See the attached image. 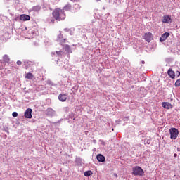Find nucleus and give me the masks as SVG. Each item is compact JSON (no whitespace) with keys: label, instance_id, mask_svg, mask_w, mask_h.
Segmentation results:
<instances>
[{"label":"nucleus","instance_id":"nucleus-29","mask_svg":"<svg viewBox=\"0 0 180 180\" xmlns=\"http://www.w3.org/2000/svg\"><path fill=\"white\" fill-rule=\"evenodd\" d=\"M47 84H49V85H51V86L53 85V82H51V81H50V80H49V81L47 82Z\"/></svg>","mask_w":180,"mask_h":180},{"label":"nucleus","instance_id":"nucleus-9","mask_svg":"<svg viewBox=\"0 0 180 180\" xmlns=\"http://www.w3.org/2000/svg\"><path fill=\"white\" fill-rule=\"evenodd\" d=\"M162 108H165V109H172L173 106L171 103L169 102H163L162 103Z\"/></svg>","mask_w":180,"mask_h":180},{"label":"nucleus","instance_id":"nucleus-32","mask_svg":"<svg viewBox=\"0 0 180 180\" xmlns=\"http://www.w3.org/2000/svg\"><path fill=\"white\" fill-rule=\"evenodd\" d=\"M176 74H177V76L179 77V75H180V72H179V71H176Z\"/></svg>","mask_w":180,"mask_h":180},{"label":"nucleus","instance_id":"nucleus-36","mask_svg":"<svg viewBox=\"0 0 180 180\" xmlns=\"http://www.w3.org/2000/svg\"><path fill=\"white\" fill-rule=\"evenodd\" d=\"M141 63H142V64H145L144 60H142V61H141Z\"/></svg>","mask_w":180,"mask_h":180},{"label":"nucleus","instance_id":"nucleus-13","mask_svg":"<svg viewBox=\"0 0 180 180\" xmlns=\"http://www.w3.org/2000/svg\"><path fill=\"white\" fill-rule=\"evenodd\" d=\"M58 99L60 102H65L67 101V94H59Z\"/></svg>","mask_w":180,"mask_h":180},{"label":"nucleus","instance_id":"nucleus-39","mask_svg":"<svg viewBox=\"0 0 180 180\" xmlns=\"http://www.w3.org/2000/svg\"><path fill=\"white\" fill-rule=\"evenodd\" d=\"M99 1H101V0H96L97 2H99Z\"/></svg>","mask_w":180,"mask_h":180},{"label":"nucleus","instance_id":"nucleus-11","mask_svg":"<svg viewBox=\"0 0 180 180\" xmlns=\"http://www.w3.org/2000/svg\"><path fill=\"white\" fill-rule=\"evenodd\" d=\"M33 66V62L29 61V60H25L24 61V67L27 70V68H30V67Z\"/></svg>","mask_w":180,"mask_h":180},{"label":"nucleus","instance_id":"nucleus-16","mask_svg":"<svg viewBox=\"0 0 180 180\" xmlns=\"http://www.w3.org/2000/svg\"><path fill=\"white\" fill-rule=\"evenodd\" d=\"M41 9V6H34L32 7V11L34 12H39Z\"/></svg>","mask_w":180,"mask_h":180},{"label":"nucleus","instance_id":"nucleus-24","mask_svg":"<svg viewBox=\"0 0 180 180\" xmlns=\"http://www.w3.org/2000/svg\"><path fill=\"white\" fill-rule=\"evenodd\" d=\"M175 86H180V79H177L175 82Z\"/></svg>","mask_w":180,"mask_h":180},{"label":"nucleus","instance_id":"nucleus-5","mask_svg":"<svg viewBox=\"0 0 180 180\" xmlns=\"http://www.w3.org/2000/svg\"><path fill=\"white\" fill-rule=\"evenodd\" d=\"M25 119H32V108H27L24 112Z\"/></svg>","mask_w":180,"mask_h":180},{"label":"nucleus","instance_id":"nucleus-10","mask_svg":"<svg viewBox=\"0 0 180 180\" xmlns=\"http://www.w3.org/2000/svg\"><path fill=\"white\" fill-rule=\"evenodd\" d=\"M97 160L98 162H105L106 158H105V156H103V155L102 154H98L96 156Z\"/></svg>","mask_w":180,"mask_h":180},{"label":"nucleus","instance_id":"nucleus-33","mask_svg":"<svg viewBox=\"0 0 180 180\" xmlns=\"http://www.w3.org/2000/svg\"><path fill=\"white\" fill-rule=\"evenodd\" d=\"M113 175H114V176L116 177V178H117V176H117V174H116V173H114Z\"/></svg>","mask_w":180,"mask_h":180},{"label":"nucleus","instance_id":"nucleus-17","mask_svg":"<svg viewBox=\"0 0 180 180\" xmlns=\"http://www.w3.org/2000/svg\"><path fill=\"white\" fill-rule=\"evenodd\" d=\"M3 60L4 63H9L11 61V59L9 58V56L8 55H4L3 56Z\"/></svg>","mask_w":180,"mask_h":180},{"label":"nucleus","instance_id":"nucleus-18","mask_svg":"<svg viewBox=\"0 0 180 180\" xmlns=\"http://www.w3.org/2000/svg\"><path fill=\"white\" fill-rule=\"evenodd\" d=\"M25 78L26 79H33V74L30 72L27 73L25 75Z\"/></svg>","mask_w":180,"mask_h":180},{"label":"nucleus","instance_id":"nucleus-27","mask_svg":"<svg viewBox=\"0 0 180 180\" xmlns=\"http://www.w3.org/2000/svg\"><path fill=\"white\" fill-rule=\"evenodd\" d=\"M12 116H13V117H18V112H13L12 113Z\"/></svg>","mask_w":180,"mask_h":180},{"label":"nucleus","instance_id":"nucleus-31","mask_svg":"<svg viewBox=\"0 0 180 180\" xmlns=\"http://www.w3.org/2000/svg\"><path fill=\"white\" fill-rule=\"evenodd\" d=\"M71 2H79V0H70Z\"/></svg>","mask_w":180,"mask_h":180},{"label":"nucleus","instance_id":"nucleus-37","mask_svg":"<svg viewBox=\"0 0 180 180\" xmlns=\"http://www.w3.org/2000/svg\"><path fill=\"white\" fill-rule=\"evenodd\" d=\"M177 151H180V148H177Z\"/></svg>","mask_w":180,"mask_h":180},{"label":"nucleus","instance_id":"nucleus-38","mask_svg":"<svg viewBox=\"0 0 180 180\" xmlns=\"http://www.w3.org/2000/svg\"><path fill=\"white\" fill-rule=\"evenodd\" d=\"M147 143H148V144H150V143H149V141H147Z\"/></svg>","mask_w":180,"mask_h":180},{"label":"nucleus","instance_id":"nucleus-4","mask_svg":"<svg viewBox=\"0 0 180 180\" xmlns=\"http://www.w3.org/2000/svg\"><path fill=\"white\" fill-rule=\"evenodd\" d=\"M62 47L65 49V51L68 53V57H70V54L72 53V50L71 49V46L68 44H62Z\"/></svg>","mask_w":180,"mask_h":180},{"label":"nucleus","instance_id":"nucleus-25","mask_svg":"<svg viewBox=\"0 0 180 180\" xmlns=\"http://www.w3.org/2000/svg\"><path fill=\"white\" fill-rule=\"evenodd\" d=\"M56 53L57 54V56H63V51H56Z\"/></svg>","mask_w":180,"mask_h":180},{"label":"nucleus","instance_id":"nucleus-20","mask_svg":"<svg viewBox=\"0 0 180 180\" xmlns=\"http://www.w3.org/2000/svg\"><path fill=\"white\" fill-rule=\"evenodd\" d=\"M46 112H47V115H53L54 110L51 108H48L46 110Z\"/></svg>","mask_w":180,"mask_h":180},{"label":"nucleus","instance_id":"nucleus-41","mask_svg":"<svg viewBox=\"0 0 180 180\" xmlns=\"http://www.w3.org/2000/svg\"><path fill=\"white\" fill-rule=\"evenodd\" d=\"M95 141H96L94 140V143H95Z\"/></svg>","mask_w":180,"mask_h":180},{"label":"nucleus","instance_id":"nucleus-1","mask_svg":"<svg viewBox=\"0 0 180 180\" xmlns=\"http://www.w3.org/2000/svg\"><path fill=\"white\" fill-rule=\"evenodd\" d=\"M52 15L53 16L54 19L56 20H64L65 19V11L64 10L58 8H56L53 12H52Z\"/></svg>","mask_w":180,"mask_h":180},{"label":"nucleus","instance_id":"nucleus-19","mask_svg":"<svg viewBox=\"0 0 180 180\" xmlns=\"http://www.w3.org/2000/svg\"><path fill=\"white\" fill-rule=\"evenodd\" d=\"M71 8H72V6L71 4H68L64 6L65 11H71Z\"/></svg>","mask_w":180,"mask_h":180},{"label":"nucleus","instance_id":"nucleus-12","mask_svg":"<svg viewBox=\"0 0 180 180\" xmlns=\"http://www.w3.org/2000/svg\"><path fill=\"white\" fill-rule=\"evenodd\" d=\"M171 22V15H164L163 19H162V22L163 23H169Z\"/></svg>","mask_w":180,"mask_h":180},{"label":"nucleus","instance_id":"nucleus-8","mask_svg":"<svg viewBox=\"0 0 180 180\" xmlns=\"http://www.w3.org/2000/svg\"><path fill=\"white\" fill-rule=\"evenodd\" d=\"M152 37H153V34H151V32L146 33L144 35V39L146 41H148V43H150V41H151Z\"/></svg>","mask_w":180,"mask_h":180},{"label":"nucleus","instance_id":"nucleus-22","mask_svg":"<svg viewBox=\"0 0 180 180\" xmlns=\"http://www.w3.org/2000/svg\"><path fill=\"white\" fill-rule=\"evenodd\" d=\"M5 68V62L0 60V70H4Z\"/></svg>","mask_w":180,"mask_h":180},{"label":"nucleus","instance_id":"nucleus-28","mask_svg":"<svg viewBox=\"0 0 180 180\" xmlns=\"http://www.w3.org/2000/svg\"><path fill=\"white\" fill-rule=\"evenodd\" d=\"M102 146H106V143H105V141H103V140H100Z\"/></svg>","mask_w":180,"mask_h":180},{"label":"nucleus","instance_id":"nucleus-30","mask_svg":"<svg viewBox=\"0 0 180 180\" xmlns=\"http://www.w3.org/2000/svg\"><path fill=\"white\" fill-rule=\"evenodd\" d=\"M21 64H22V61H20V60L17 61V65H20Z\"/></svg>","mask_w":180,"mask_h":180},{"label":"nucleus","instance_id":"nucleus-35","mask_svg":"<svg viewBox=\"0 0 180 180\" xmlns=\"http://www.w3.org/2000/svg\"><path fill=\"white\" fill-rule=\"evenodd\" d=\"M178 155L176 153L174 154V157H176Z\"/></svg>","mask_w":180,"mask_h":180},{"label":"nucleus","instance_id":"nucleus-23","mask_svg":"<svg viewBox=\"0 0 180 180\" xmlns=\"http://www.w3.org/2000/svg\"><path fill=\"white\" fill-rule=\"evenodd\" d=\"M63 34L60 33V34L58 36V41H60L61 39H63Z\"/></svg>","mask_w":180,"mask_h":180},{"label":"nucleus","instance_id":"nucleus-34","mask_svg":"<svg viewBox=\"0 0 180 180\" xmlns=\"http://www.w3.org/2000/svg\"><path fill=\"white\" fill-rule=\"evenodd\" d=\"M64 30H65V32H68V30H68V28H65Z\"/></svg>","mask_w":180,"mask_h":180},{"label":"nucleus","instance_id":"nucleus-7","mask_svg":"<svg viewBox=\"0 0 180 180\" xmlns=\"http://www.w3.org/2000/svg\"><path fill=\"white\" fill-rule=\"evenodd\" d=\"M20 20H23V22H25L26 20H30V15L22 14L20 15Z\"/></svg>","mask_w":180,"mask_h":180},{"label":"nucleus","instance_id":"nucleus-15","mask_svg":"<svg viewBox=\"0 0 180 180\" xmlns=\"http://www.w3.org/2000/svg\"><path fill=\"white\" fill-rule=\"evenodd\" d=\"M81 9V6L78 4H75L73 6V12H78Z\"/></svg>","mask_w":180,"mask_h":180},{"label":"nucleus","instance_id":"nucleus-21","mask_svg":"<svg viewBox=\"0 0 180 180\" xmlns=\"http://www.w3.org/2000/svg\"><path fill=\"white\" fill-rule=\"evenodd\" d=\"M92 171L89 170V171H86L84 172V176H91V175H92Z\"/></svg>","mask_w":180,"mask_h":180},{"label":"nucleus","instance_id":"nucleus-26","mask_svg":"<svg viewBox=\"0 0 180 180\" xmlns=\"http://www.w3.org/2000/svg\"><path fill=\"white\" fill-rule=\"evenodd\" d=\"M65 40H67V39H63L60 40V44L63 46V44H64V43H65Z\"/></svg>","mask_w":180,"mask_h":180},{"label":"nucleus","instance_id":"nucleus-40","mask_svg":"<svg viewBox=\"0 0 180 180\" xmlns=\"http://www.w3.org/2000/svg\"><path fill=\"white\" fill-rule=\"evenodd\" d=\"M56 63H57V64H58V61H57Z\"/></svg>","mask_w":180,"mask_h":180},{"label":"nucleus","instance_id":"nucleus-6","mask_svg":"<svg viewBox=\"0 0 180 180\" xmlns=\"http://www.w3.org/2000/svg\"><path fill=\"white\" fill-rule=\"evenodd\" d=\"M169 37V32H165L162 36L160 37V41H165L166 39H168Z\"/></svg>","mask_w":180,"mask_h":180},{"label":"nucleus","instance_id":"nucleus-2","mask_svg":"<svg viewBox=\"0 0 180 180\" xmlns=\"http://www.w3.org/2000/svg\"><path fill=\"white\" fill-rule=\"evenodd\" d=\"M132 174L135 176H143L144 175V170L141 167L136 166L133 169Z\"/></svg>","mask_w":180,"mask_h":180},{"label":"nucleus","instance_id":"nucleus-3","mask_svg":"<svg viewBox=\"0 0 180 180\" xmlns=\"http://www.w3.org/2000/svg\"><path fill=\"white\" fill-rule=\"evenodd\" d=\"M170 133V139L172 140H176V138L178 137V134H179V131H178V129L176 128H171L169 129Z\"/></svg>","mask_w":180,"mask_h":180},{"label":"nucleus","instance_id":"nucleus-14","mask_svg":"<svg viewBox=\"0 0 180 180\" xmlns=\"http://www.w3.org/2000/svg\"><path fill=\"white\" fill-rule=\"evenodd\" d=\"M168 75H169L170 78L174 79L175 78V72H174L171 68H169L167 71Z\"/></svg>","mask_w":180,"mask_h":180}]
</instances>
